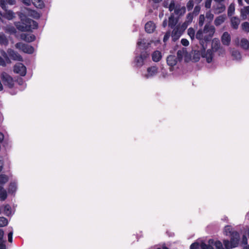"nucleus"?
<instances>
[{
    "label": "nucleus",
    "instance_id": "obj_1",
    "mask_svg": "<svg viewBox=\"0 0 249 249\" xmlns=\"http://www.w3.org/2000/svg\"><path fill=\"white\" fill-rule=\"evenodd\" d=\"M18 15L20 19V21L16 22L15 25L20 31L21 32H29L32 29H36L38 28V23L28 18L24 14L19 12Z\"/></svg>",
    "mask_w": 249,
    "mask_h": 249
},
{
    "label": "nucleus",
    "instance_id": "obj_2",
    "mask_svg": "<svg viewBox=\"0 0 249 249\" xmlns=\"http://www.w3.org/2000/svg\"><path fill=\"white\" fill-rule=\"evenodd\" d=\"M137 46L134 63L136 67L140 68L144 64V61L146 58L149 57V53L146 51L147 46L144 40L143 41H139L137 42Z\"/></svg>",
    "mask_w": 249,
    "mask_h": 249
},
{
    "label": "nucleus",
    "instance_id": "obj_3",
    "mask_svg": "<svg viewBox=\"0 0 249 249\" xmlns=\"http://www.w3.org/2000/svg\"><path fill=\"white\" fill-rule=\"evenodd\" d=\"M200 56L206 58L207 62L210 63L212 61L213 58V53L211 49H208L206 52V50L201 48L200 50L194 51L193 59L195 62H197L199 60Z\"/></svg>",
    "mask_w": 249,
    "mask_h": 249
},
{
    "label": "nucleus",
    "instance_id": "obj_4",
    "mask_svg": "<svg viewBox=\"0 0 249 249\" xmlns=\"http://www.w3.org/2000/svg\"><path fill=\"white\" fill-rule=\"evenodd\" d=\"M0 6L5 11L2 17L8 20H11L15 17V13L10 10H8V6L4 0H0Z\"/></svg>",
    "mask_w": 249,
    "mask_h": 249
},
{
    "label": "nucleus",
    "instance_id": "obj_5",
    "mask_svg": "<svg viewBox=\"0 0 249 249\" xmlns=\"http://www.w3.org/2000/svg\"><path fill=\"white\" fill-rule=\"evenodd\" d=\"M0 78L5 86L11 89L14 86V82L13 78L5 72L1 73Z\"/></svg>",
    "mask_w": 249,
    "mask_h": 249
},
{
    "label": "nucleus",
    "instance_id": "obj_6",
    "mask_svg": "<svg viewBox=\"0 0 249 249\" xmlns=\"http://www.w3.org/2000/svg\"><path fill=\"white\" fill-rule=\"evenodd\" d=\"M15 47L17 49L21 50L24 53H26L32 54L34 52V48L33 46L21 42L16 43Z\"/></svg>",
    "mask_w": 249,
    "mask_h": 249
},
{
    "label": "nucleus",
    "instance_id": "obj_7",
    "mask_svg": "<svg viewBox=\"0 0 249 249\" xmlns=\"http://www.w3.org/2000/svg\"><path fill=\"white\" fill-rule=\"evenodd\" d=\"M231 240L230 241L231 248H234L238 246L239 241V234L236 231H233L231 235Z\"/></svg>",
    "mask_w": 249,
    "mask_h": 249
},
{
    "label": "nucleus",
    "instance_id": "obj_8",
    "mask_svg": "<svg viewBox=\"0 0 249 249\" xmlns=\"http://www.w3.org/2000/svg\"><path fill=\"white\" fill-rule=\"evenodd\" d=\"M13 71L15 73L19 74L21 76H24L26 74V68L22 63L15 65Z\"/></svg>",
    "mask_w": 249,
    "mask_h": 249
},
{
    "label": "nucleus",
    "instance_id": "obj_9",
    "mask_svg": "<svg viewBox=\"0 0 249 249\" xmlns=\"http://www.w3.org/2000/svg\"><path fill=\"white\" fill-rule=\"evenodd\" d=\"M9 57L14 60L21 61L23 60L22 56L17 52L12 49H9L7 51Z\"/></svg>",
    "mask_w": 249,
    "mask_h": 249
},
{
    "label": "nucleus",
    "instance_id": "obj_10",
    "mask_svg": "<svg viewBox=\"0 0 249 249\" xmlns=\"http://www.w3.org/2000/svg\"><path fill=\"white\" fill-rule=\"evenodd\" d=\"M213 36V35L211 34H208V35H206L203 36L202 39H201L200 42V45H201V48L205 50L207 49V44L210 43Z\"/></svg>",
    "mask_w": 249,
    "mask_h": 249
},
{
    "label": "nucleus",
    "instance_id": "obj_11",
    "mask_svg": "<svg viewBox=\"0 0 249 249\" xmlns=\"http://www.w3.org/2000/svg\"><path fill=\"white\" fill-rule=\"evenodd\" d=\"M182 33L183 31L179 30V27L177 26L172 31V34L171 35L172 41L175 42L178 40Z\"/></svg>",
    "mask_w": 249,
    "mask_h": 249
},
{
    "label": "nucleus",
    "instance_id": "obj_12",
    "mask_svg": "<svg viewBox=\"0 0 249 249\" xmlns=\"http://www.w3.org/2000/svg\"><path fill=\"white\" fill-rule=\"evenodd\" d=\"M178 18H175L173 14H172L169 18L168 26L171 29H174L178 21Z\"/></svg>",
    "mask_w": 249,
    "mask_h": 249
},
{
    "label": "nucleus",
    "instance_id": "obj_13",
    "mask_svg": "<svg viewBox=\"0 0 249 249\" xmlns=\"http://www.w3.org/2000/svg\"><path fill=\"white\" fill-rule=\"evenodd\" d=\"M17 190V181L14 180L11 181L8 186L7 193L14 195Z\"/></svg>",
    "mask_w": 249,
    "mask_h": 249
},
{
    "label": "nucleus",
    "instance_id": "obj_14",
    "mask_svg": "<svg viewBox=\"0 0 249 249\" xmlns=\"http://www.w3.org/2000/svg\"><path fill=\"white\" fill-rule=\"evenodd\" d=\"M158 71V68L156 66H152L147 68V74H145V77L148 78L153 77L156 74Z\"/></svg>",
    "mask_w": 249,
    "mask_h": 249
},
{
    "label": "nucleus",
    "instance_id": "obj_15",
    "mask_svg": "<svg viewBox=\"0 0 249 249\" xmlns=\"http://www.w3.org/2000/svg\"><path fill=\"white\" fill-rule=\"evenodd\" d=\"M231 40L230 35L227 32H224L221 37V41L223 44L227 46L229 45Z\"/></svg>",
    "mask_w": 249,
    "mask_h": 249
},
{
    "label": "nucleus",
    "instance_id": "obj_16",
    "mask_svg": "<svg viewBox=\"0 0 249 249\" xmlns=\"http://www.w3.org/2000/svg\"><path fill=\"white\" fill-rule=\"evenodd\" d=\"M166 62L168 65L173 67L177 63L178 59L175 55H170L167 57Z\"/></svg>",
    "mask_w": 249,
    "mask_h": 249
},
{
    "label": "nucleus",
    "instance_id": "obj_17",
    "mask_svg": "<svg viewBox=\"0 0 249 249\" xmlns=\"http://www.w3.org/2000/svg\"><path fill=\"white\" fill-rule=\"evenodd\" d=\"M213 8L214 10V12L216 14H218L222 13L225 10V6L222 3H218L216 6L213 5Z\"/></svg>",
    "mask_w": 249,
    "mask_h": 249
},
{
    "label": "nucleus",
    "instance_id": "obj_18",
    "mask_svg": "<svg viewBox=\"0 0 249 249\" xmlns=\"http://www.w3.org/2000/svg\"><path fill=\"white\" fill-rule=\"evenodd\" d=\"M8 196L7 191L3 186L0 185V201H5Z\"/></svg>",
    "mask_w": 249,
    "mask_h": 249
},
{
    "label": "nucleus",
    "instance_id": "obj_19",
    "mask_svg": "<svg viewBox=\"0 0 249 249\" xmlns=\"http://www.w3.org/2000/svg\"><path fill=\"white\" fill-rule=\"evenodd\" d=\"M155 28V25L152 21L147 22L145 25V30L148 33H153Z\"/></svg>",
    "mask_w": 249,
    "mask_h": 249
},
{
    "label": "nucleus",
    "instance_id": "obj_20",
    "mask_svg": "<svg viewBox=\"0 0 249 249\" xmlns=\"http://www.w3.org/2000/svg\"><path fill=\"white\" fill-rule=\"evenodd\" d=\"M203 32L204 33H209V34L213 35L215 32V28L213 25L206 24L204 26Z\"/></svg>",
    "mask_w": 249,
    "mask_h": 249
},
{
    "label": "nucleus",
    "instance_id": "obj_21",
    "mask_svg": "<svg viewBox=\"0 0 249 249\" xmlns=\"http://www.w3.org/2000/svg\"><path fill=\"white\" fill-rule=\"evenodd\" d=\"M231 21L232 28L235 30L237 29L240 22L239 18L236 17H233L231 18Z\"/></svg>",
    "mask_w": 249,
    "mask_h": 249
},
{
    "label": "nucleus",
    "instance_id": "obj_22",
    "mask_svg": "<svg viewBox=\"0 0 249 249\" xmlns=\"http://www.w3.org/2000/svg\"><path fill=\"white\" fill-rule=\"evenodd\" d=\"M161 57V53L159 51H155L152 54V58L154 62L159 61Z\"/></svg>",
    "mask_w": 249,
    "mask_h": 249
},
{
    "label": "nucleus",
    "instance_id": "obj_23",
    "mask_svg": "<svg viewBox=\"0 0 249 249\" xmlns=\"http://www.w3.org/2000/svg\"><path fill=\"white\" fill-rule=\"evenodd\" d=\"M9 41L6 36L3 33H0V45L6 46L8 45Z\"/></svg>",
    "mask_w": 249,
    "mask_h": 249
},
{
    "label": "nucleus",
    "instance_id": "obj_24",
    "mask_svg": "<svg viewBox=\"0 0 249 249\" xmlns=\"http://www.w3.org/2000/svg\"><path fill=\"white\" fill-rule=\"evenodd\" d=\"M225 15H221L217 17L214 21V23L215 26H218L223 23L225 19H226Z\"/></svg>",
    "mask_w": 249,
    "mask_h": 249
},
{
    "label": "nucleus",
    "instance_id": "obj_25",
    "mask_svg": "<svg viewBox=\"0 0 249 249\" xmlns=\"http://www.w3.org/2000/svg\"><path fill=\"white\" fill-rule=\"evenodd\" d=\"M175 14L176 15H178L179 16H183L186 12V8L185 6H182L181 7H178V6H176L175 9Z\"/></svg>",
    "mask_w": 249,
    "mask_h": 249
},
{
    "label": "nucleus",
    "instance_id": "obj_26",
    "mask_svg": "<svg viewBox=\"0 0 249 249\" xmlns=\"http://www.w3.org/2000/svg\"><path fill=\"white\" fill-rule=\"evenodd\" d=\"M22 38L27 42L34 41L36 39V36L34 35H21Z\"/></svg>",
    "mask_w": 249,
    "mask_h": 249
},
{
    "label": "nucleus",
    "instance_id": "obj_27",
    "mask_svg": "<svg viewBox=\"0 0 249 249\" xmlns=\"http://www.w3.org/2000/svg\"><path fill=\"white\" fill-rule=\"evenodd\" d=\"M3 212L4 214L7 216L12 215V209L9 204H7L4 206Z\"/></svg>",
    "mask_w": 249,
    "mask_h": 249
},
{
    "label": "nucleus",
    "instance_id": "obj_28",
    "mask_svg": "<svg viewBox=\"0 0 249 249\" xmlns=\"http://www.w3.org/2000/svg\"><path fill=\"white\" fill-rule=\"evenodd\" d=\"M9 180L8 177L5 174L0 175V185L4 187V184L8 182Z\"/></svg>",
    "mask_w": 249,
    "mask_h": 249
},
{
    "label": "nucleus",
    "instance_id": "obj_29",
    "mask_svg": "<svg viewBox=\"0 0 249 249\" xmlns=\"http://www.w3.org/2000/svg\"><path fill=\"white\" fill-rule=\"evenodd\" d=\"M241 46L244 49H248L249 48V41L247 39L242 38L241 40Z\"/></svg>",
    "mask_w": 249,
    "mask_h": 249
},
{
    "label": "nucleus",
    "instance_id": "obj_30",
    "mask_svg": "<svg viewBox=\"0 0 249 249\" xmlns=\"http://www.w3.org/2000/svg\"><path fill=\"white\" fill-rule=\"evenodd\" d=\"M241 16L242 17H247V15L249 14V6H245L243 8L241 9Z\"/></svg>",
    "mask_w": 249,
    "mask_h": 249
},
{
    "label": "nucleus",
    "instance_id": "obj_31",
    "mask_svg": "<svg viewBox=\"0 0 249 249\" xmlns=\"http://www.w3.org/2000/svg\"><path fill=\"white\" fill-rule=\"evenodd\" d=\"M220 47V43L218 41H216L215 42H214L213 41V42L212 45V51L213 50L215 52L217 51Z\"/></svg>",
    "mask_w": 249,
    "mask_h": 249
},
{
    "label": "nucleus",
    "instance_id": "obj_32",
    "mask_svg": "<svg viewBox=\"0 0 249 249\" xmlns=\"http://www.w3.org/2000/svg\"><path fill=\"white\" fill-rule=\"evenodd\" d=\"M8 224V219L3 216H0V227H4Z\"/></svg>",
    "mask_w": 249,
    "mask_h": 249
},
{
    "label": "nucleus",
    "instance_id": "obj_33",
    "mask_svg": "<svg viewBox=\"0 0 249 249\" xmlns=\"http://www.w3.org/2000/svg\"><path fill=\"white\" fill-rule=\"evenodd\" d=\"M184 53H185V51H184V49H183L182 50H179L178 51L177 53V59L179 61H181L182 60L183 56Z\"/></svg>",
    "mask_w": 249,
    "mask_h": 249
},
{
    "label": "nucleus",
    "instance_id": "obj_34",
    "mask_svg": "<svg viewBox=\"0 0 249 249\" xmlns=\"http://www.w3.org/2000/svg\"><path fill=\"white\" fill-rule=\"evenodd\" d=\"M203 32H204L202 29H199L196 35V37L199 40V43L201 39H202L203 37Z\"/></svg>",
    "mask_w": 249,
    "mask_h": 249
},
{
    "label": "nucleus",
    "instance_id": "obj_35",
    "mask_svg": "<svg viewBox=\"0 0 249 249\" xmlns=\"http://www.w3.org/2000/svg\"><path fill=\"white\" fill-rule=\"evenodd\" d=\"M232 56L236 60L240 59L241 57L240 52L237 50L232 51Z\"/></svg>",
    "mask_w": 249,
    "mask_h": 249
},
{
    "label": "nucleus",
    "instance_id": "obj_36",
    "mask_svg": "<svg viewBox=\"0 0 249 249\" xmlns=\"http://www.w3.org/2000/svg\"><path fill=\"white\" fill-rule=\"evenodd\" d=\"M241 28L243 30L247 33L249 32V23L247 21L242 23L241 24Z\"/></svg>",
    "mask_w": 249,
    "mask_h": 249
},
{
    "label": "nucleus",
    "instance_id": "obj_37",
    "mask_svg": "<svg viewBox=\"0 0 249 249\" xmlns=\"http://www.w3.org/2000/svg\"><path fill=\"white\" fill-rule=\"evenodd\" d=\"M235 10L234 5L233 4H231L228 9V16H231L234 13Z\"/></svg>",
    "mask_w": 249,
    "mask_h": 249
},
{
    "label": "nucleus",
    "instance_id": "obj_38",
    "mask_svg": "<svg viewBox=\"0 0 249 249\" xmlns=\"http://www.w3.org/2000/svg\"><path fill=\"white\" fill-rule=\"evenodd\" d=\"M233 232V231H232V228L231 226L230 225H227L224 228V232L226 235H228V234H230L231 235V233Z\"/></svg>",
    "mask_w": 249,
    "mask_h": 249
},
{
    "label": "nucleus",
    "instance_id": "obj_39",
    "mask_svg": "<svg viewBox=\"0 0 249 249\" xmlns=\"http://www.w3.org/2000/svg\"><path fill=\"white\" fill-rule=\"evenodd\" d=\"M188 34L190 36L191 38L192 39H193L194 38L195 36V30L193 28H192V27L189 28L188 29Z\"/></svg>",
    "mask_w": 249,
    "mask_h": 249
},
{
    "label": "nucleus",
    "instance_id": "obj_40",
    "mask_svg": "<svg viewBox=\"0 0 249 249\" xmlns=\"http://www.w3.org/2000/svg\"><path fill=\"white\" fill-rule=\"evenodd\" d=\"M187 20L185 21L187 24H190L192 22L193 19V15L192 13H189L186 16Z\"/></svg>",
    "mask_w": 249,
    "mask_h": 249
},
{
    "label": "nucleus",
    "instance_id": "obj_41",
    "mask_svg": "<svg viewBox=\"0 0 249 249\" xmlns=\"http://www.w3.org/2000/svg\"><path fill=\"white\" fill-rule=\"evenodd\" d=\"M9 229H11V231L8 234V240L10 243H12L13 241V231L12 227H9Z\"/></svg>",
    "mask_w": 249,
    "mask_h": 249
},
{
    "label": "nucleus",
    "instance_id": "obj_42",
    "mask_svg": "<svg viewBox=\"0 0 249 249\" xmlns=\"http://www.w3.org/2000/svg\"><path fill=\"white\" fill-rule=\"evenodd\" d=\"M214 246L216 248V249H223V246L222 243L219 241L217 240L214 243Z\"/></svg>",
    "mask_w": 249,
    "mask_h": 249
},
{
    "label": "nucleus",
    "instance_id": "obj_43",
    "mask_svg": "<svg viewBox=\"0 0 249 249\" xmlns=\"http://www.w3.org/2000/svg\"><path fill=\"white\" fill-rule=\"evenodd\" d=\"M200 247L201 249H214L213 246L207 245L205 243H202Z\"/></svg>",
    "mask_w": 249,
    "mask_h": 249
},
{
    "label": "nucleus",
    "instance_id": "obj_44",
    "mask_svg": "<svg viewBox=\"0 0 249 249\" xmlns=\"http://www.w3.org/2000/svg\"><path fill=\"white\" fill-rule=\"evenodd\" d=\"M194 1L193 0H190L187 3V8L188 11L191 10L194 7Z\"/></svg>",
    "mask_w": 249,
    "mask_h": 249
},
{
    "label": "nucleus",
    "instance_id": "obj_45",
    "mask_svg": "<svg viewBox=\"0 0 249 249\" xmlns=\"http://www.w3.org/2000/svg\"><path fill=\"white\" fill-rule=\"evenodd\" d=\"M205 20V17L203 15H200L199 17L198 24L199 26L201 27L203 26Z\"/></svg>",
    "mask_w": 249,
    "mask_h": 249
},
{
    "label": "nucleus",
    "instance_id": "obj_46",
    "mask_svg": "<svg viewBox=\"0 0 249 249\" xmlns=\"http://www.w3.org/2000/svg\"><path fill=\"white\" fill-rule=\"evenodd\" d=\"M223 244L225 247V249H231V244L230 241L228 240H224Z\"/></svg>",
    "mask_w": 249,
    "mask_h": 249
},
{
    "label": "nucleus",
    "instance_id": "obj_47",
    "mask_svg": "<svg viewBox=\"0 0 249 249\" xmlns=\"http://www.w3.org/2000/svg\"><path fill=\"white\" fill-rule=\"evenodd\" d=\"M213 15L212 14L210 11H208L206 13V18L210 21L213 19Z\"/></svg>",
    "mask_w": 249,
    "mask_h": 249
},
{
    "label": "nucleus",
    "instance_id": "obj_48",
    "mask_svg": "<svg viewBox=\"0 0 249 249\" xmlns=\"http://www.w3.org/2000/svg\"><path fill=\"white\" fill-rule=\"evenodd\" d=\"M6 240H0V249H6Z\"/></svg>",
    "mask_w": 249,
    "mask_h": 249
},
{
    "label": "nucleus",
    "instance_id": "obj_49",
    "mask_svg": "<svg viewBox=\"0 0 249 249\" xmlns=\"http://www.w3.org/2000/svg\"><path fill=\"white\" fill-rule=\"evenodd\" d=\"M169 10L171 12L174 9H175V3L174 0H171L169 6Z\"/></svg>",
    "mask_w": 249,
    "mask_h": 249
},
{
    "label": "nucleus",
    "instance_id": "obj_50",
    "mask_svg": "<svg viewBox=\"0 0 249 249\" xmlns=\"http://www.w3.org/2000/svg\"><path fill=\"white\" fill-rule=\"evenodd\" d=\"M38 5L37 6V5H36V4L35 3V2H33V4L36 7H37L38 8L42 9L44 7V4L43 1H42L41 0H38Z\"/></svg>",
    "mask_w": 249,
    "mask_h": 249
},
{
    "label": "nucleus",
    "instance_id": "obj_51",
    "mask_svg": "<svg viewBox=\"0 0 249 249\" xmlns=\"http://www.w3.org/2000/svg\"><path fill=\"white\" fill-rule=\"evenodd\" d=\"M170 31L167 32L165 33V34L163 37V41L164 43L166 42V41L168 40V39L170 37Z\"/></svg>",
    "mask_w": 249,
    "mask_h": 249
},
{
    "label": "nucleus",
    "instance_id": "obj_52",
    "mask_svg": "<svg viewBox=\"0 0 249 249\" xmlns=\"http://www.w3.org/2000/svg\"><path fill=\"white\" fill-rule=\"evenodd\" d=\"M199 244L198 242H194L190 246V249H197L199 247Z\"/></svg>",
    "mask_w": 249,
    "mask_h": 249
},
{
    "label": "nucleus",
    "instance_id": "obj_53",
    "mask_svg": "<svg viewBox=\"0 0 249 249\" xmlns=\"http://www.w3.org/2000/svg\"><path fill=\"white\" fill-rule=\"evenodd\" d=\"M212 0H206L205 7L207 9H210L211 7Z\"/></svg>",
    "mask_w": 249,
    "mask_h": 249
},
{
    "label": "nucleus",
    "instance_id": "obj_54",
    "mask_svg": "<svg viewBox=\"0 0 249 249\" xmlns=\"http://www.w3.org/2000/svg\"><path fill=\"white\" fill-rule=\"evenodd\" d=\"M181 43L182 45L184 46H187L189 45V41L185 38H182L181 40Z\"/></svg>",
    "mask_w": 249,
    "mask_h": 249
},
{
    "label": "nucleus",
    "instance_id": "obj_55",
    "mask_svg": "<svg viewBox=\"0 0 249 249\" xmlns=\"http://www.w3.org/2000/svg\"><path fill=\"white\" fill-rule=\"evenodd\" d=\"M242 243L244 245H247L248 244V238L246 235H243L242 239Z\"/></svg>",
    "mask_w": 249,
    "mask_h": 249
},
{
    "label": "nucleus",
    "instance_id": "obj_56",
    "mask_svg": "<svg viewBox=\"0 0 249 249\" xmlns=\"http://www.w3.org/2000/svg\"><path fill=\"white\" fill-rule=\"evenodd\" d=\"M20 1L26 6H30L31 4V0H20Z\"/></svg>",
    "mask_w": 249,
    "mask_h": 249
},
{
    "label": "nucleus",
    "instance_id": "obj_57",
    "mask_svg": "<svg viewBox=\"0 0 249 249\" xmlns=\"http://www.w3.org/2000/svg\"><path fill=\"white\" fill-rule=\"evenodd\" d=\"M5 2L11 5H15L16 4V0H4Z\"/></svg>",
    "mask_w": 249,
    "mask_h": 249
},
{
    "label": "nucleus",
    "instance_id": "obj_58",
    "mask_svg": "<svg viewBox=\"0 0 249 249\" xmlns=\"http://www.w3.org/2000/svg\"><path fill=\"white\" fill-rule=\"evenodd\" d=\"M200 7L199 6H196L195 8H194V13L196 14V15H197L199 12H200Z\"/></svg>",
    "mask_w": 249,
    "mask_h": 249
},
{
    "label": "nucleus",
    "instance_id": "obj_59",
    "mask_svg": "<svg viewBox=\"0 0 249 249\" xmlns=\"http://www.w3.org/2000/svg\"><path fill=\"white\" fill-rule=\"evenodd\" d=\"M189 24H187L186 22H184L182 25L181 28L179 27V30H181V31H183V32L186 29L188 25Z\"/></svg>",
    "mask_w": 249,
    "mask_h": 249
},
{
    "label": "nucleus",
    "instance_id": "obj_60",
    "mask_svg": "<svg viewBox=\"0 0 249 249\" xmlns=\"http://www.w3.org/2000/svg\"><path fill=\"white\" fill-rule=\"evenodd\" d=\"M8 31L11 34H15L16 32V30L15 28L13 26L9 27L8 29Z\"/></svg>",
    "mask_w": 249,
    "mask_h": 249
},
{
    "label": "nucleus",
    "instance_id": "obj_61",
    "mask_svg": "<svg viewBox=\"0 0 249 249\" xmlns=\"http://www.w3.org/2000/svg\"><path fill=\"white\" fill-rule=\"evenodd\" d=\"M4 232L2 229H0V240H3L4 239Z\"/></svg>",
    "mask_w": 249,
    "mask_h": 249
},
{
    "label": "nucleus",
    "instance_id": "obj_62",
    "mask_svg": "<svg viewBox=\"0 0 249 249\" xmlns=\"http://www.w3.org/2000/svg\"><path fill=\"white\" fill-rule=\"evenodd\" d=\"M0 65L2 66H4L6 65V63H5L4 60L0 56Z\"/></svg>",
    "mask_w": 249,
    "mask_h": 249
},
{
    "label": "nucleus",
    "instance_id": "obj_63",
    "mask_svg": "<svg viewBox=\"0 0 249 249\" xmlns=\"http://www.w3.org/2000/svg\"><path fill=\"white\" fill-rule=\"evenodd\" d=\"M215 241L213 239H210L208 241V244H207V245H211L212 246L213 245H214V243Z\"/></svg>",
    "mask_w": 249,
    "mask_h": 249
},
{
    "label": "nucleus",
    "instance_id": "obj_64",
    "mask_svg": "<svg viewBox=\"0 0 249 249\" xmlns=\"http://www.w3.org/2000/svg\"><path fill=\"white\" fill-rule=\"evenodd\" d=\"M3 161L2 160H0V173L1 172V171L3 169Z\"/></svg>",
    "mask_w": 249,
    "mask_h": 249
}]
</instances>
